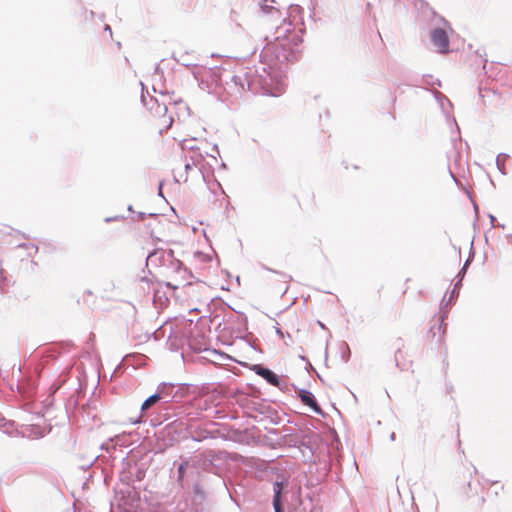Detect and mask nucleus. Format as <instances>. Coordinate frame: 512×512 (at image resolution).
I'll return each instance as SVG.
<instances>
[{
	"label": "nucleus",
	"instance_id": "nucleus-27",
	"mask_svg": "<svg viewBox=\"0 0 512 512\" xmlns=\"http://www.w3.org/2000/svg\"><path fill=\"white\" fill-rule=\"evenodd\" d=\"M159 195H160V196H163V195H162V189H161V186L159 187Z\"/></svg>",
	"mask_w": 512,
	"mask_h": 512
},
{
	"label": "nucleus",
	"instance_id": "nucleus-9",
	"mask_svg": "<svg viewBox=\"0 0 512 512\" xmlns=\"http://www.w3.org/2000/svg\"><path fill=\"white\" fill-rule=\"evenodd\" d=\"M166 255V252L162 249L154 250L153 252L149 253L146 257L147 265L151 264L154 266H160L164 262V257Z\"/></svg>",
	"mask_w": 512,
	"mask_h": 512
},
{
	"label": "nucleus",
	"instance_id": "nucleus-28",
	"mask_svg": "<svg viewBox=\"0 0 512 512\" xmlns=\"http://www.w3.org/2000/svg\"><path fill=\"white\" fill-rule=\"evenodd\" d=\"M140 419H137L136 421H134L133 423L136 424V423H140Z\"/></svg>",
	"mask_w": 512,
	"mask_h": 512
},
{
	"label": "nucleus",
	"instance_id": "nucleus-17",
	"mask_svg": "<svg viewBox=\"0 0 512 512\" xmlns=\"http://www.w3.org/2000/svg\"><path fill=\"white\" fill-rule=\"evenodd\" d=\"M457 294H458V292H456V290L453 289L452 292H451V295L449 297V301H451Z\"/></svg>",
	"mask_w": 512,
	"mask_h": 512
},
{
	"label": "nucleus",
	"instance_id": "nucleus-13",
	"mask_svg": "<svg viewBox=\"0 0 512 512\" xmlns=\"http://www.w3.org/2000/svg\"><path fill=\"white\" fill-rule=\"evenodd\" d=\"M435 97H436V100L440 103V106L443 110L445 109V107H444L445 103H447L449 106H451L450 100L442 93L436 92Z\"/></svg>",
	"mask_w": 512,
	"mask_h": 512
},
{
	"label": "nucleus",
	"instance_id": "nucleus-29",
	"mask_svg": "<svg viewBox=\"0 0 512 512\" xmlns=\"http://www.w3.org/2000/svg\"><path fill=\"white\" fill-rule=\"evenodd\" d=\"M276 332H277L278 334L282 335V332H281L279 329H277V331H276Z\"/></svg>",
	"mask_w": 512,
	"mask_h": 512
},
{
	"label": "nucleus",
	"instance_id": "nucleus-18",
	"mask_svg": "<svg viewBox=\"0 0 512 512\" xmlns=\"http://www.w3.org/2000/svg\"><path fill=\"white\" fill-rule=\"evenodd\" d=\"M290 9H291V13H294L295 11H299L300 7L296 5V6H291Z\"/></svg>",
	"mask_w": 512,
	"mask_h": 512
},
{
	"label": "nucleus",
	"instance_id": "nucleus-3",
	"mask_svg": "<svg viewBox=\"0 0 512 512\" xmlns=\"http://www.w3.org/2000/svg\"><path fill=\"white\" fill-rule=\"evenodd\" d=\"M169 386L167 383H162L157 387V390L154 394L149 396L141 405V412L147 411L149 408H151L154 404L160 402L161 400L164 401V403H168L170 401V395H165V390Z\"/></svg>",
	"mask_w": 512,
	"mask_h": 512
},
{
	"label": "nucleus",
	"instance_id": "nucleus-15",
	"mask_svg": "<svg viewBox=\"0 0 512 512\" xmlns=\"http://www.w3.org/2000/svg\"><path fill=\"white\" fill-rule=\"evenodd\" d=\"M260 8L262 10L263 13H271V11L274 9L273 6H270L267 4V0H263L261 3H260Z\"/></svg>",
	"mask_w": 512,
	"mask_h": 512
},
{
	"label": "nucleus",
	"instance_id": "nucleus-21",
	"mask_svg": "<svg viewBox=\"0 0 512 512\" xmlns=\"http://www.w3.org/2000/svg\"><path fill=\"white\" fill-rule=\"evenodd\" d=\"M105 31H108L110 35H112V30H111V27L109 25H105V28H104Z\"/></svg>",
	"mask_w": 512,
	"mask_h": 512
},
{
	"label": "nucleus",
	"instance_id": "nucleus-12",
	"mask_svg": "<svg viewBox=\"0 0 512 512\" xmlns=\"http://www.w3.org/2000/svg\"><path fill=\"white\" fill-rule=\"evenodd\" d=\"M508 158V155L506 154H498L497 158H496V165H497V168L498 170L501 172V174L505 175L506 174V171H505V160Z\"/></svg>",
	"mask_w": 512,
	"mask_h": 512
},
{
	"label": "nucleus",
	"instance_id": "nucleus-6",
	"mask_svg": "<svg viewBox=\"0 0 512 512\" xmlns=\"http://www.w3.org/2000/svg\"><path fill=\"white\" fill-rule=\"evenodd\" d=\"M252 371L255 372L258 376L265 379L269 384L279 387L280 386V379L279 377L270 369L262 366L261 364H255L251 368Z\"/></svg>",
	"mask_w": 512,
	"mask_h": 512
},
{
	"label": "nucleus",
	"instance_id": "nucleus-24",
	"mask_svg": "<svg viewBox=\"0 0 512 512\" xmlns=\"http://www.w3.org/2000/svg\"><path fill=\"white\" fill-rule=\"evenodd\" d=\"M461 279L454 285V289L457 291V289L460 286Z\"/></svg>",
	"mask_w": 512,
	"mask_h": 512
},
{
	"label": "nucleus",
	"instance_id": "nucleus-20",
	"mask_svg": "<svg viewBox=\"0 0 512 512\" xmlns=\"http://www.w3.org/2000/svg\"><path fill=\"white\" fill-rule=\"evenodd\" d=\"M206 155L208 156V153H206ZM209 157L211 158V160L214 162V163H217V158L215 155H209Z\"/></svg>",
	"mask_w": 512,
	"mask_h": 512
},
{
	"label": "nucleus",
	"instance_id": "nucleus-2",
	"mask_svg": "<svg viewBox=\"0 0 512 512\" xmlns=\"http://www.w3.org/2000/svg\"><path fill=\"white\" fill-rule=\"evenodd\" d=\"M442 27L434 28L431 31V42L440 53H447L449 48V38L447 29H450L449 23L445 19H441Z\"/></svg>",
	"mask_w": 512,
	"mask_h": 512
},
{
	"label": "nucleus",
	"instance_id": "nucleus-4",
	"mask_svg": "<svg viewBox=\"0 0 512 512\" xmlns=\"http://www.w3.org/2000/svg\"><path fill=\"white\" fill-rule=\"evenodd\" d=\"M14 436L30 440L40 439L45 435V430L38 425H22L20 428L14 426Z\"/></svg>",
	"mask_w": 512,
	"mask_h": 512
},
{
	"label": "nucleus",
	"instance_id": "nucleus-19",
	"mask_svg": "<svg viewBox=\"0 0 512 512\" xmlns=\"http://www.w3.org/2000/svg\"><path fill=\"white\" fill-rule=\"evenodd\" d=\"M468 265V260L465 262L464 266L462 267L461 271L459 274H464L465 273V270H466V267Z\"/></svg>",
	"mask_w": 512,
	"mask_h": 512
},
{
	"label": "nucleus",
	"instance_id": "nucleus-25",
	"mask_svg": "<svg viewBox=\"0 0 512 512\" xmlns=\"http://www.w3.org/2000/svg\"><path fill=\"white\" fill-rule=\"evenodd\" d=\"M213 150H214L217 154H219L218 146H217L216 144L213 146Z\"/></svg>",
	"mask_w": 512,
	"mask_h": 512
},
{
	"label": "nucleus",
	"instance_id": "nucleus-5",
	"mask_svg": "<svg viewBox=\"0 0 512 512\" xmlns=\"http://www.w3.org/2000/svg\"><path fill=\"white\" fill-rule=\"evenodd\" d=\"M141 101L144 104V106H146L154 116H156V117H165L166 116L168 108L165 103H160L157 98L149 96V101H148L147 97L142 92Z\"/></svg>",
	"mask_w": 512,
	"mask_h": 512
},
{
	"label": "nucleus",
	"instance_id": "nucleus-30",
	"mask_svg": "<svg viewBox=\"0 0 512 512\" xmlns=\"http://www.w3.org/2000/svg\"><path fill=\"white\" fill-rule=\"evenodd\" d=\"M510 241H512V237L510 236Z\"/></svg>",
	"mask_w": 512,
	"mask_h": 512
},
{
	"label": "nucleus",
	"instance_id": "nucleus-23",
	"mask_svg": "<svg viewBox=\"0 0 512 512\" xmlns=\"http://www.w3.org/2000/svg\"><path fill=\"white\" fill-rule=\"evenodd\" d=\"M489 218H490L491 224L493 225L494 221H495V217L493 215H489Z\"/></svg>",
	"mask_w": 512,
	"mask_h": 512
},
{
	"label": "nucleus",
	"instance_id": "nucleus-7",
	"mask_svg": "<svg viewBox=\"0 0 512 512\" xmlns=\"http://www.w3.org/2000/svg\"><path fill=\"white\" fill-rule=\"evenodd\" d=\"M298 396H299L300 400L302 401V403L304 405L309 406L310 408H312V410L316 414H319V415L323 414L322 409L317 404V402L315 400V397H314L312 392H310V391H308L306 389H300L298 391Z\"/></svg>",
	"mask_w": 512,
	"mask_h": 512
},
{
	"label": "nucleus",
	"instance_id": "nucleus-1",
	"mask_svg": "<svg viewBox=\"0 0 512 512\" xmlns=\"http://www.w3.org/2000/svg\"><path fill=\"white\" fill-rule=\"evenodd\" d=\"M301 42L291 21L284 19L261 52L265 63L255 69L238 71L227 83L230 96L237 99L247 92L279 95L285 86L284 70L298 59Z\"/></svg>",
	"mask_w": 512,
	"mask_h": 512
},
{
	"label": "nucleus",
	"instance_id": "nucleus-22",
	"mask_svg": "<svg viewBox=\"0 0 512 512\" xmlns=\"http://www.w3.org/2000/svg\"><path fill=\"white\" fill-rule=\"evenodd\" d=\"M282 276L284 278L285 283H288L290 281V279H291V277L288 276V275H282Z\"/></svg>",
	"mask_w": 512,
	"mask_h": 512
},
{
	"label": "nucleus",
	"instance_id": "nucleus-10",
	"mask_svg": "<svg viewBox=\"0 0 512 512\" xmlns=\"http://www.w3.org/2000/svg\"><path fill=\"white\" fill-rule=\"evenodd\" d=\"M282 489H283L282 482L277 481L273 484V493H274L273 507H274L275 512H282L281 500H280Z\"/></svg>",
	"mask_w": 512,
	"mask_h": 512
},
{
	"label": "nucleus",
	"instance_id": "nucleus-8",
	"mask_svg": "<svg viewBox=\"0 0 512 512\" xmlns=\"http://www.w3.org/2000/svg\"><path fill=\"white\" fill-rule=\"evenodd\" d=\"M190 161H186L185 163V172L188 174L189 171L193 169V167H198L200 172L203 174V164L202 161H204V155L201 152L198 151H192L190 156Z\"/></svg>",
	"mask_w": 512,
	"mask_h": 512
},
{
	"label": "nucleus",
	"instance_id": "nucleus-26",
	"mask_svg": "<svg viewBox=\"0 0 512 512\" xmlns=\"http://www.w3.org/2000/svg\"><path fill=\"white\" fill-rule=\"evenodd\" d=\"M390 439H391L392 441H394V440H395V433H392V434L390 435Z\"/></svg>",
	"mask_w": 512,
	"mask_h": 512
},
{
	"label": "nucleus",
	"instance_id": "nucleus-11",
	"mask_svg": "<svg viewBox=\"0 0 512 512\" xmlns=\"http://www.w3.org/2000/svg\"><path fill=\"white\" fill-rule=\"evenodd\" d=\"M0 430L3 431L5 434L12 436L14 434V422L6 420L0 414Z\"/></svg>",
	"mask_w": 512,
	"mask_h": 512
},
{
	"label": "nucleus",
	"instance_id": "nucleus-31",
	"mask_svg": "<svg viewBox=\"0 0 512 512\" xmlns=\"http://www.w3.org/2000/svg\"><path fill=\"white\" fill-rule=\"evenodd\" d=\"M510 241H512V237L510 236Z\"/></svg>",
	"mask_w": 512,
	"mask_h": 512
},
{
	"label": "nucleus",
	"instance_id": "nucleus-14",
	"mask_svg": "<svg viewBox=\"0 0 512 512\" xmlns=\"http://www.w3.org/2000/svg\"><path fill=\"white\" fill-rule=\"evenodd\" d=\"M187 465H188V462L184 461V462L180 463L179 466H178V477H177V480L179 482L183 481L184 472H185V469H186Z\"/></svg>",
	"mask_w": 512,
	"mask_h": 512
},
{
	"label": "nucleus",
	"instance_id": "nucleus-16",
	"mask_svg": "<svg viewBox=\"0 0 512 512\" xmlns=\"http://www.w3.org/2000/svg\"><path fill=\"white\" fill-rule=\"evenodd\" d=\"M169 387L165 390V395H170V399L172 398L171 392L169 390H172L174 388L173 384H167Z\"/></svg>",
	"mask_w": 512,
	"mask_h": 512
}]
</instances>
